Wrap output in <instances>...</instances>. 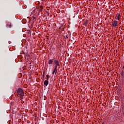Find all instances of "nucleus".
Wrapping results in <instances>:
<instances>
[{
    "label": "nucleus",
    "mask_w": 124,
    "mask_h": 124,
    "mask_svg": "<svg viewBox=\"0 0 124 124\" xmlns=\"http://www.w3.org/2000/svg\"><path fill=\"white\" fill-rule=\"evenodd\" d=\"M17 92L19 94H22L24 93V91H23V89L21 88H18L17 90Z\"/></svg>",
    "instance_id": "f03ea898"
},
{
    "label": "nucleus",
    "mask_w": 124,
    "mask_h": 124,
    "mask_svg": "<svg viewBox=\"0 0 124 124\" xmlns=\"http://www.w3.org/2000/svg\"><path fill=\"white\" fill-rule=\"evenodd\" d=\"M6 26L8 27V28H12V25H11V22H6Z\"/></svg>",
    "instance_id": "20e7f679"
},
{
    "label": "nucleus",
    "mask_w": 124,
    "mask_h": 124,
    "mask_svg": "<svg viewBox=\"0 0 124 124\" xmlns=\"http://www.w3.org/2000/svg\"><path fill=\"white\" fill-rule=\"evenodd\" d=\"M37 4H39V3H40V2L39 1H37Z\"/></svg>",
    "instance_id": "dca6fc26"
},
{
    "label": "nucleus",
    "mask_w": 124,
    "mask_h": 124,
    "mask_svg": "<svg viewBox=\"0 0 124 124\" xmlns=\"http://www.w3.org/2000/svg\"><path fill=\"white\" fill-rule=\"evenodd\" d=\"M48 84H49V81H48V80H45L44 81L45 86H48Z\"/></svg>",
    "instance_id": "1a4fd4ad"
},
{
    "label": "nucleus",
    "mask_w": 124,
    "mask_h": 124,
    "mask_svg": "<svg viewBox=\"0 0 124 124\" xmlns=\"http://www.w3.org/2000/svg\"><path fill=\"white\" fill-rule=\"evenodd\" d=\"M97 3H98L99 6H101V5H102V4H103V2H102V0H98Z\"/></svg>",
    "instance_id": "423d86ee"
},
{
    "label": "nucleus",
    "mask_w": 124,
    "mask_h": 124,
    "mask_svg": "<svg viewBox=\"0 0 124 124\" xmlns=\"http://www.w3.org/2000/svg\"><path fill=\"white\" fill-rule=\"evenodd\" d=\"M41 3H43V1H42V2H41Z\"/></svg>",
    "instance_id": "aec40b11"
},
{
    "label": "nucleus",
    "mask_w": 124,
    "mask_h": 124,
    "mask_svg": "<svg viewBox=\"0 0 124 124\" xmlns=\"http://www.w3.org/2000/svg\"><path fill=\"white\" fill-rule=\"evenodd\" d=\"M53 61H55V58H53V59H49L48 61V64H52Z\"/></svg>",
    "instance_id": "39448f33"
},
{
    "label": "nucleus",
    "mask_w": 124,
    "mask_h": 124,
    "mask_svg": "<svg viewBox=\"0 0 124 124\" xmlns=\"http://www.w3.org/2000/svg\"><path fill=\"white\" fill-rule=\"evenodd\" d=\"M66 38H68V35H66Z\"/></svg>",
    "instance_id": "6ab92c4d"
},
{
    "label": "nucleus",
    "mask_w": 124,
    "mask_h": 124,
    "mask_svg": "<svg viewBox=\"0 0 124 124\" xmlns=\"http://www.w3.org/2000/svg\"><path fill=\"white\" fill-rule=\"evenodd\" d=\"M102 124H104V122H103Z\"/></svg>",
    "instance_id": "412c9836"
},
{
    "label": "nucleus",
    "mask_w": 124,
    "mask_h": 124,
    "mask_svg": "<svg viewBox=\"0 0 124 124\" xmlns=\"http://www.w3.org/2000/svg\"><path fill=\"white\" fill-rule=\"evenodd\" d=\"M120 17H121V15L120 14L116 15V20L120 21Z\"/></svg>",
    "instance_id": "6e6552de"
},
{
    "label": "nucleus",
    "mask_w": 124,
    "mask_h": 124,
    "mask_svg": "<svg viewBox=\"0 0 124 124\" xmlns=\"http://www.w3.org/2000/svg\"><path fill=\"white\" fill-rule=\"evenodd\" d=\"M111 26H112V28H115V27H117V26H118V21L114 20L112 22Z\"/></svg>",
    "instance_id": "f257e3e1"
},
{
    "label": "nucleus",
    "mask_w": 124,
    "mask_h": 124,
    "mask_svg": "<svg viewBox=\"0 0 124 124\" xmlns=\"http://www.w3.org/2000/svg\"><path fill=\"white\" fill-rule=\"evenodd\" d=\"M103 2V4H106V2L105 1H102Z\"/></svg>",
    "instance_id": "2eb2a0df"
},
{
    "label": "nucleus",
    "mask_w": 124,
    "mask_h": 124,
    "mask_svg": "<svg viewBox=\"0 0 124 124\" xmlns=\"http://www.w3.org/2000/svg\"><path fill=\"white\" fill-rule=\"evenodd\" d=\"M57 72H58V69H54L52 74H55L56 75L57 74Z\"/></svg>",
    "instance_id": "0eeeda50"
},
{
    "label": "nucleus",
    "mask_w": 124,
    "mask_h": 124,
    "mask_svg": "<svg viewBox=\"0 0 124 124\" xmlns=\"http://www.w3.org/2000/svg\"><path fill=\"white\" fill-rule=\"evenodd\" d=\"M54 62L55 65H58L59 68H60V63H59V61L56 60L54 59Z\"/></svg>",
    "instance_id": "7ed1b4c3"
},
{
    "label": "nucleus",
    "mask_w": 124,
    "mask_h": 124,
    "mask_svg": "<svg viewBox=\"0 0 124 124\" xmlns=\"http://www.w3.org/2000/svg\"><path fill=\"white\" fill-rule=\"evenodd\" d=\"M46 77H47V78H49V76L48 75H46ZM47 80H48V79H47Z\"/></svg>",
    "instance_id": "a211bd4d"
},
{
    "label": "nucleus",
    "mask_w": 124,
    "mask_h": 124,
    "mask_svg": "<svg viewBox=\"0 0 124 124\" xmlns=\"http://www.w3.org/2000/svg\"><path fill=\"white\" fill-rule=\"evenodd\" d=\"M85 22V23H87V24H88V23H89V21H88V20H86Z\"/></svg>",
    "instance_id": "f3484780"
},
{
    "label": "nucleus",
    "mask_w": 124,
    "mask_h": 124,
    "mask_svg": "<svg viewBox=\"0 0 124 124\" xmlns=\"http://www.w3.org/2000/svg\"><path fill=\"white\" fill-rule=\"evenodd\" d=\"M39 9L40 11H42L43 10V7L42 6H40Z\"/></svg>",
    "instance_id": "9b49d317"
},
{
    "label": "nucleus",
    "mask_w": 124,
    "mask_h": 124,
    "mask_svg": "<svg viewBox=\"0 0 124 124\" xmlns=\"http://www.w3.org/2000/svg\"><path fill=\"white\" fill-rule=\"evenodd\" d=\"M59 30H61L62 31H64V28H63V26H61L59 28Z\"/></svg>",
    "instance_id": "9d476101"
},
{
    "label": "nucleus",
    "mask_w": 124,
    "mask_h": 124,
    "mask_svg": "<svg viewBox=\"0 0 124 124\" xmlns=\"http://www.w3.org/2000/svg\"><path fill=\"white\" fill-rule=\"evenodd\" d=\"M83 25V26H85L86 27L88 25V22H84Z\"/></svg>",
    "instance_id": "f8f14e48"
},
{
    "label": "nucleus",
    "mask_w": 124,
    "mask_h": 124,
    "mask_svg": "<svg viewBox=\"0 0 124 124\" xmlns=\"http://www.w3.org/2000/svg\"><path fill=\"white\" fill-rule=\"evenodd\" d=\"M58 66H59V65H55L54 69H58Z\"/></svg>",
    "instance_id": "4468645a"
},
{
    "label": "nucleus",
    "mask_w": 124,
    "mask_h": 124,
    "mask_svg": "<svg viewBox=\"0 0 124 124\" xmlns=\"http://www.w3.org/2000/svg\"><path fill=\"white\" fill-rule=\"evenodd\" d=\"M29 57H30V54H29L28 53H27L26 55V58H29Z\"/></svg>",
    "instance_id": "ddd939ff"
}]
</instances>
